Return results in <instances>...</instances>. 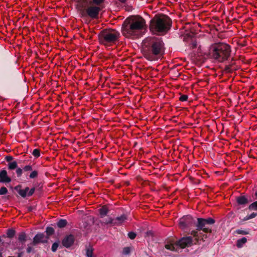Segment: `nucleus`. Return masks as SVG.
I'll return each mask as SVG.
<instances>
[{
    "label": "nucleus",
    "instance_id": "1",
    "mask_svg": "<svg viewBox=\"0 0 257 257\" xmlns=\"http://www.w3.org/2000/svg\"><path fill=\"white\" fill-rule=\"evenodd\" d=\"M76 9L81 18L88 17L91 19L99 18L100 12L104 8L105 0H73Z\"/></svg>",
    "mask_w": 257,
    "mask_h": 257
},
{
    "label": "nucleus",
    "instance_id": "2",
    "mask_svg": "<svg viewBox=\"0 0 257 257\" xmlns=\"http://www.w3.org/2000/svg\"><path fill=\"white\" fill-rule=\"evenodd\" d=\"M146 26L144 19L139 16H131L123 22L121 33L123 36L129 39L138 38Z\"/></svg>",
    "mask_w": 257,
    "mask_h": 257
},
{
    "label": "nucleus",
    "instance_id": "3",
    "mask_svg": "<svg viewBox=\"0 0 257 257\" xmlns=\"http://www.w3.org/2000/svg\"><path fill=\"white\" fill-rule=\"evenodd\" d=\"M231 47L227 44L219 43L212 45L209 50V55L212 59L219 63L228 60L231 55Z\"/></svg>",
    "mask_w": 257,
    "mask_h": 257
},
{
    "label": "nucleus",
    "instance_id": "4",
    "mask_svg": "<svg viewBox=\"0 0 257 257\" xmlns=\"http://www.w3.org/2000/svg\"><path fill=\"white\" fill-rule=\"evenodd\" d=\"M120 38L119 33L115 29H105L98 35L99 43L105 47H110L116 44Z\"/></svg>",
    "mask_w": 257,
    "mask_h": 257
},
{
    "label": "nucleus",
    "instance_id": "5",
    "mask_svg": "<svg viewBox=\"0 0 257 257\" xmlns=\"http://www.w3.org/2000/svg\"><path fill=\"white\" fill-rule=\"evenodd\" d=\"M150 45L149 50L151 53L144 51L143 54L147 59L152 61L155 60L161 52V40L155 37L152 38Z\"/></svg>",
    "mask_w": 257,
    "mask_h": 257
},
{
    "label": "nucleus",
    "instance_id": "6",
    "mask_svg": "<svg viewBox=\"0 0 257 257\" xmlns=\"http://www.w3.org/2000/svg\"><path fill=\"white\" fill-rule=\"evenodd\" d=\"M150 30L153 34L160 35L161 33V14H157L151 20Z\"/></svg>",
    "mask_w": 257,
    "mask_h": 257
},
{
    "label": "nucleus",
    "instance_id": "7",
    "mask_svg": "<svg viewBox=\"0 0 257 257\" xmlns=\"http://www.w3.org/2000/svg\"><path fill=\"white\" fill-rule=\"evenodd\" d=\"M172 26V21L166 15L162 14V37L169 34Z\"/></svg>",
    "mask_w": 257,
    "mask_h": 257
},
{
    "label": "nucleus",
    "instance_id": "8",
    "mask_svg": "<svg viewBox=\"0 0 257 257\" xmlns=\"http://www.w3.org/2000/svg\"><path fill=\"white\" fill-rule=\"evenodd\" d=\"M195 220L190 215L183 216L179 221V227L182 229H186L190 227L195 226Z\"/></svg>",
    "mask_w": 257,
    "mask_h": 257
},
{
    "label": "nucleus",
    "instance_id": "9",
    "mask_svg": "<svg viewBox=\"0 0 257 257\" xmlns=\"http://www.w3.org/2000/svg\"><path fill=\"white\" fill-rule=\"evenodd\" d=\"M194 239H193L191 236H184L177 241L176 245L182 248H184L191 246L194 244Z\"/></svg>",
    "mask_w": 257,
    "mask_h": 257
},
{
    "label": "nucleus",
    "instance_id": "10",
    "mask_svg": "<svg viewBox=\"0 0 257 257\" xmlns=\"http://www.w3.org/2000/svg\"><path fill=\"white\" fill-rule=\"evenodd\" d=\"M195 226L197 227L196 230L197 231L202 230L205 233L211 232V229L208 227V225L204 221V218H198L197 223H196Z\"/></svg>",
    "mask_w": 257,
    "mask_h": 257
},
{
    "label": "nucleus",
    "instance_id": "11",
    "mask_svg": "<svg viewBox=\"0 0 257 257\" xmlns=\"http://www.w3.org/2000/svg\"><path fill=\"white\" fill-rule=\"evenodd\" d=\"M47 242V239L45 238L43 233H37L34 237L32 244L36 245L40 243H46Z\"/></svg>",
    "mask_w": 257,
    "mask_h": 257
},
{
    "label": "nucleus",
    "instance_id": "12",
    "mask_svg": "<svg viewBox=\"0 0 257 257\" xmlns=\"http://www.w3.org/2000/svg\"><path fill=\"white\" fill-rule=\"evenodd\" d=\"M126 219V216L124 215H122L119 217H117L115 220L110 218L109 220L106 223L112 224L114 225H121Z\"/></svg>",
    "mask_w": 257,
    "mask_h": 257
},
{
    "label": "nucleus",
    "instance_id": "13",
    "mask_svg": "<svg viewBox=\"0 0 257 257\" xmlns=\"http://www.w3.org/2000/svg\"><path fill=\"white\" fill-rule=\"evenodd\" d=\"M74 242V237L73 235L70 234L66 236L62 241L64 246L68 248L70 247Z\"/></svg>",
    "mask_w": 257,
    "mask_h": 257
},
{
    "label": "nucleus",
    "instance_id": "14",
    "mask_svg": "<svg viewBox=\"0 0 257 257\" xmlns=\"http://www.w3.org/2000/svg\"><path fill=\"white\" fill-rule=\"evenodd\" d=\"M35 191V188H33L30 190L29 188L27 187L24 189L19 190L18 193L22 197L25 198L27 195L28 196H32L34 193Z\"/></svg>",
    "mask_w": 257,
    "mask_h": 257
},
{
    "label": "nucleus",
    "instance_id": "15",
    "mask_svg": "<svg viewBox=\"0 0 257 257\" xmlns=\"http://www.w3.org/2000/svg\"><path fill=\"white\" fill-rule=\"evenodd\" d=\"M191 234L194 238V244H196L200 240H203L204 238H207L206 235H202L201 233H198L197 230L192 231L191 232Z\"/></svg>",
    "mask_w": 257,
    "mask_h": 257
},
{
    "label": "nucleus",
    "instance_id": "16",
    "mask_svg": "<svg viewBox=\"0 0 257 257\" xmlns=\"http://www.w3.org/2000/svg\"><path fill=\"white\" fill-rule=\"evenodd\" d=\"M12 181L11 178L8 176L6 170H3L0 171V182L10 183Z\"/></svg>",
    "mask_w": 257,
    "mask_h": 257
},
{
    "label": "nucleus",
    "instance_id": "17",
    "mask_svg": "<svg viewBox=\"0 0 257 257\" xmlns=\"http://www.w3.org/2000/svg\"><path fill=\"white\" fill-rule=\"evenodd\" d=\"M236 201L239 205H245L247 204L250 200L246 196L240 195L236 197Z\"/></svg>",
    "mask_w": 257,
    "mask_h": 257
},
{
    "label": "nucleus",
    "instance_id": "18",
    "mask_svg": "<svg viewBox=\"0 0 257 257\" xmlns=\"http://www.w3.org/2000/svg\"><path fill=\"white\" fill-rule=\"evenodd\" d=\"M27 235L25 232H21L18 234V240L22 243H25L27 240Z\"/></svg>",
    "mask_w": 257,
    "mask_h": 257
},
{
    "label": "nucleus",
    "instance_id": "19",
    "mask_svg": "<svg viewBox=\"0 0 257 257\" xmlns=\"http://www.w3.org/2000/svg\"><path fill=\"white\" fill-rule=\"evenodd\" d=\"M99 212L101 217L107 215L108 212V208L106 206H103L99 209Z\"/></svg>",
    "mask_w": 257,
    "mask_h": 257
},
{
    "label": "nucleus",
    "instance_id": "20",
    "mask_svg": "<svg viewBox=\"0 0 257 257\" xmlns=\"http://www.w3.org/2000/svg\"><path fill=\"white\" fill-rule=\"evenodd\" d=\"M94 249L91 245L88 246L86 249V255L87 257H94L93 256Z\"/></svg>",
    "mask_w": 257,
    "mask_h": 257
},
{
    "label": "nucleus",
    "instance_id": "21",
    "mask_svg": "<svg viewBox=\"0 0 257 257\" xmlns=\"http://www.w3.org/2000/svg\"><path fill=\"white\" fill-rule=\"evenodd\" d=\"M246 241H247L246 238H245L244 237H242L241 238L237 240L236 246L238 248H240L243 246V244H244L246 242Z\"/></svg>",
    "mask_w": 257,
    "mask_h": 257
},
{
    "label": "nucleus",
    "instance_id": "22",
    "mask_svg": "<svg viewBox=\"0 0 257 257\" xmlns=\"http://www.w3.org/2000/svg\"><path fill=\"white\" fill-rule=\"evenodd\" d=\"M67 223V221L66 219H61L57 222V225L58 227L63 228L66 226Z\"/></svg>",
    "mask_w": 257,
    "mask_h": 257
},
{
    "label": "nucleus",
    "instance_id": "23",
    "mask_svg": "<svg viewBox=\"0 0 257 257\" xmlns=\"http://www.w3.org/2000/svg\"><path fill=\"white\" fill-rule=\"evenodd\" d=\"M17 163L16 161L10 162L8 164V169L10 170H13L17 168Z\"/></svg>",
    "mask_w": 257,
    "mask_h": 257
},
{
    "label": "nucleus",
    "instance_id": "24",
    "mask_svg": "<svg viewBox=\"0 0 257 257\" xmlns=\"http://www.w3.org/2000/svg\"><path fill=\"white\" fill-rule=\"evenodd\" d=\"M204 221L208 225L213 224L215 223V220L210 217L207 218L206 219H204Z\"/></svg>",
    "mask_w": 257,
    "mask_h": 257
},
{
    "label": "nucleus",
    "instance_id": "25",
    "mask_svg": "<svg viewBox=\"0 0 257 257\" xmlns=\"http://www.w3.org/2000/svg\"><path fill=\"white\" fill-rule=\"evenodd\" d=\"M16 231L14 229H9L7 231V234L8 237L10 238H12L15 235Z\"/></svg>",
    "mask_w": 257,
    "mask_h": 257
},
{
    "label": "nucleus",
    "instance_id": "26",
    "mask_svg": "<svg viewBox=\"0 0 257 257\" xmlns=\"http://www.w3.org/2000/svg\"><path fill=\"white\" fill-rule=\"evenodd\" d=\"M32 155L36 158H39L40 156V150L38 149H35L32 152Z\"/></svg>",
    "mask_w": 257,
    "mask_h": 257
},
{
    "label": "nucleus",
    "instance_id": "27",
    "mask_svg": "<svg viewBox=\"0 0 257 257\" xmlns=\"http://www.w3.org/2000/svg\"><path fill=\"white\" fill-rule=\"evenodd\" d=\"M54 229L52 227H47L46 228V233L48 235H52L54 233Z\"/></svg>",
    "mask_w": 257,
    "mask_h": 257
},
{
    "label": "nucleus",
    "instance_id": "28",
    "mask_svg": "<svg viewBox=\"0 0 257 257\" xmlns=\"http://www.w3.org/2000/svg\"><path fill=\"white\" fill-rule=\"evenodd\" d=\"M249 210H257V201H255L249 205L248 207Z\"/></svg>",
    "mask_w": 257,
    "mask_h": 257
},
{
    "label": "nucleus",
    "instance_id": "29",
    "mask_svg": "<svg viewBox=\"0 0 257 257\" xmlns=\"http://www.w3.org/2000/svg\"><path fill=\"white\" fill-rule=\"evenodd\" d=\"M234 70L235 68H230L227 64L225 65L224 71L227 73H231Z\"/></svg>",
    "mask_w": 257,
    "mask_h": 257
},
{
    "label": "nucleus",
    "instance_id": "30",
    "mask_svg": "<svg viewBox=\"0 0 257 257\" xmlns=\"http://www.w3.org/2000/svg\"><path fill=\"white\" fill-rule=\"evenodd\" d=\"M38 172L36 170H34L32 171V172L30 174L29 177L30 178L33 179L38 177Z\"/></svg>",
    "mask_w": 257,
    "mask_h": 257
},
{
    "label": "nucleus",
    "instance_id": "31",
    "mask_svg": "<svg viewBox=\"0 0 257 257\" xmlns=\"http://www.w3.org/2000/svg\"><path fill=\"white\" fill-rule=\"evenodd\" d=\"M8 191L6 187H2L0 188V195H5L8 193Z\"/></svg>",
    "mask_w": 257,
    "mask_h": 257
},
{
    "label": "nucleus",
    "instance_id": "32",
    "mask_svg": "<svg viewBox=\"0 0 257 257\" xmlns=\"http://www.w3.org/2000/svg\"><path fill=\"white\" fill-rule=\"evenodd\" d=\"M32 245H33L32 244V243L28 245V247L27 248V252L28 253H30L31 252L34 251V249L33 247L32 246Z\"/></svg>",
    "mask_w": 257,
    "mask_h": 257
},
{
    "label": "nucleus",
    "instance_id": "33",
    "mask_svg": "<svg viewBox=\"0 0 257 257\" xmlns=\"http://www.w3.org/2000/svg\"><path fill=\"white\" fill-rule=\"evenodd\" d=\"M131 252V248L130 247H125L123 248L122 253L124 254H128Z\"/></svg>",
    "mask_w": 257,
    "mask_h": 257
},
{
    "label": "nucleus",
    "instance_id": "34",
    "mask_svg": "<svg viewBox=\"0 0 257 257\" xmlns=\"http://www.w3.org/2000/svg\"><path fill=\"white\" fill-rule=\"evenodd\" d=\"M165 248L166 249L170 250H174L175 247L174 245H173L172 244H166Z\"/></svg>",
    "mask_w": 257,
    "mask_h": 257
},
{
    "label": "nucleus",
    "instance_id": "35",
    "mask_svg": "<svg viewBox=\"0 0 257 257\" xmlns=\"http://www.w3.org/2000/svg\"><path fill=\"white\" fill-rule=\"evenodd\" d=\"M136 236H137V234L134 232L132 231V232H130L128 233V236L131 239H135L136 238Z\"/></svg>",
    "mask_w": 257,
    "mask_h": 257
},
{
    "label": "nucleus",
    "instance_id": "36",
    "mask_svg": "<svg viewBox=\"0 0 257 257\" xmlns=\"http://www.w3.org/2000/svg\"><path fill=\"white\" fill-rule=\"evenodd\" d=\"M23 170L25 172L31 171L33 170V168L31 165H27L23 168Z\"/></svg>",
    "mask_w": 257,
    "mask_h": 257
},
{
    "label": "nucleus",
    "instance_id": "37",
    "mask_svg": "<svg viewBox=\"0 0 257 257\" xmlns=\"http://www.w3.org/2000/svg\"><path fill=\"white\" fill-rule=\"evenodd\" d=\"M59 246V244L57 242H54L52 246V250L53 252H55L57 250L58 247Z\"/></svg>",
    "mask_w": 257,
    "mask_h": 257
},
{
    "label": "nucleus",
    "instance_id": "38",
    "mask_svg": "<svg viewBox=\"0 0 257 257\" xmlns=\"http://www.w3.org/2000/svg\"><path fill=\"white\" fill-rule=\"evenodd\" d=\"M190 47L194 49L197 47V42L195 40H192L190 44Z\"/></svg>",
    "mask_w": 257,
    "mask_h": 257
},
{
    "label": "nucleus",
    "instance_id": "39",
    "mask_svg": "<svg viewBox=\"0 0 257 257\" xmlns=\"http://www.w3.org/2000/svg\"><path fill=\"white\" fill-rule=\"evenodd\" d=\"M235 59L233 58H232L231 61L228 62L227 64L230 68H234V66L235 65L234 62Z\"/></svg>",
    "mask_w": 257,
    "mask_h": 257
},
{
    "label": "nucleus",
    "instance_id": "40",
    "mask_svg": "<svg viewBox=\"0 0 257 257\" xmlns=\"http://www.w3.org/2000/svg\"><path fill=\"white\" fill-rule=\"evenodd\" d=\"M188 97L187 95H181L179 97V100L181 101H185L187 100Z\"/></svg>",
    "mask_w": 257,
    "mask_h": 257
},
{
    "label": "nucleus",
    "instance_id": "41",
    "mask_svg": "<svg viewBox=\"0 0 257 257\" xmlns=\"http://www.w3.org/2000/svg\"><path fill=\"white\" fill-rule=\"evenodd\" d=\"M16 169V173L17 174L18 177L21 176L23 173V170L20 168H17Z\"/></svg>",
    "mask_w": 257,
    "mask_h": 257
},
{
    "label": "nucleus",
    "instance_id": "42",
    "mask_svg": "<svg viewBox=\"0 0 257 257\" xmlns=\"http://www.w3.org/2000/svg\"><path fill=\"white\" fill-rule=\"evenodd\" d=\"M236 232L239 234H247L248 233L247 231L241 229L236 230Z\"/></svg>",
    "mask_w": 257,
    "mask_h": 257
},
{
    "label": "nucleus",
    "instance_id": "43",
    "mask_svg": "<svg viewBox=\"0 0 257 257\" xmlns=\"http://www.w3.org/2000/svg\"><path fill=\"white\" fill-rule=\"evenodd\" d=\"M5 160L7 162H10L13 160V157L11 156H8L6 157Z\"/></svg>",
    "mask_w": 257,
    "mask_h": 257
},
{
    "label": "nucleus",
    "instance_id": "44",
    "mask_svg": "<svg viewBox=\"0 0 257 257\" xmlns=\"http://www.w3.org/2000/svg\"><path fill=\"white\" fill-rule=\"evenodd\" d=\"M248 215H249V218H250V219H252L257 216V213L253 212Z\"/></svg>",
    "mask_w": 257,
    "mask_h": 257
},
{
    "label": "nucleus",
    "instance_id": "45",
    "mask_svg": "<svg viewBox=\"0 0 257 257\" xmlns=\"http://www.w3.org/2000/svg\"><path fill=\"white\" fill-rule=\"evenodd\" d=\"M163 42H162V47H161V49H162V56L163 55V53H164V48L163 47Z\"/></svg>",
    "mask_w": 257,
    "mask_h": 257
},
{
    "label": "nucleus",
    "instance_id": "46",
    "mask_svg": "<svg viewBox=\"0 0 257 257\" xmlns=\"http://www.w3.org/2000/svg\"><path fill=\"white\" fill-rule=\"evenodd\" d=\"M249 219H250V218H249V215H247L244 218L243 220L245 221Z\"/></svg>",
    "mask_w": 257,
    "mask_h": 257
},
{
    "label": "nucleus",
    "instance_id": "47",
    "mask_svg": "<svg viewBox=\"0 0 257 257\" xmlns=\"http://www.w3.org/2000/svg\"><path fill=\"white\" fill-rule=\"evenodd\" d=\"M118 1H119L122 4H124L126 1V0H118Z\"/></svg>",
    "mask_w": 257,
    "mask_h": 257
},
{
    "label": "nucleus",
    "instance_id": "48",
    "mask_svg": "<svg viewBox=\"0 0 257 257\" xmlns=\"http://www.w3.org/2000/svg\"><path fill=\"white\" fill-rule=\"evenodd\" d=\"M187 35H188V36L189 37H192V36L193 35V34H187Z\"/></svg>",
    "mask_w": 257,
    "mask_h": 257
},
{
    "label": "nucleus",
    "instance_id": "49",
    "mask_svg": "<svg viewBox=\"0 0 257 257\" xmlns=\"http://www.w3.org/2000/svg\"><path fill=\"white\" fill-rule=\"evenodd\" d=\"M163 161H162V163H163V165H167V163L166 162L163 163Z\"/></svg>",
    "mask_w": 257,
    "mask_h": 257
},
{
    "label": "nucleus",
    "instance_id": "50",
    "mask_svg": "<svg viewBox=\"0 0 257 257\" xmlns=\"http://www.w3.org/2000/svg\"><path fill=\"white\" fill-rule=\"evenodd\" d=\"M0 257H3L2 252H0Z\"/></svg>",
    "mask_w": 257,
    "mask_h": 257
},
{
    "label": "nucleus",
    "instance_id": "51",
    "mask_svg": "<svg viewBox=\"0 0 257 257\" xmlns=\"http://www.w3.org/2000/svg\"><path fill=\"white\" fill-rule=\"evenodd\" d=\"M164 9H165V8H161L162 12V11H164Z\"/></svg>",
    "mask_w": 257,
    "mask_h": 257
},
{
    "label": "nucleus",
    "instance_id": "52",
    "mask_svg": "<svg viewBox=\"0 0 257 257\" xmlns=\"http://www.w3.org/2000/svg\"><path fill=\"white\" fill-rule=\"evenodd\" d=\"M255 195L257 196V192L255 193Z\"/></svg>",
    "mask_w": 257,
    "mask_h": 257
},
{
    "label": "nucleus",
    "instance_id": "53",
    "mask_svg": "<svg viewBox=\"0 0 257 257\" xmlns=\"http://www.w3.org/2000/svg\"><path fill=\"white\" fill-rule=\"evenodd\" d=\"M165 68H166V66H163V69H165Z\"/></svg>",
    "mask_w": 257,
    "mask_h": 257
},
{
    "label": "nucleus",
    "instance_id": "54",
    "mask_svg": "<svg viewBox=\"0 0 257 257\" xmlns=\"http://www.w3.org/2000/svg\"><path fill=\"white\" fill-rule=\"evenodd\" d=\"M164 98H166V96L165 95H164Z\"/></svg>",
    "mask_w": 257,
    "mask_h": 257
}]
</instances>
